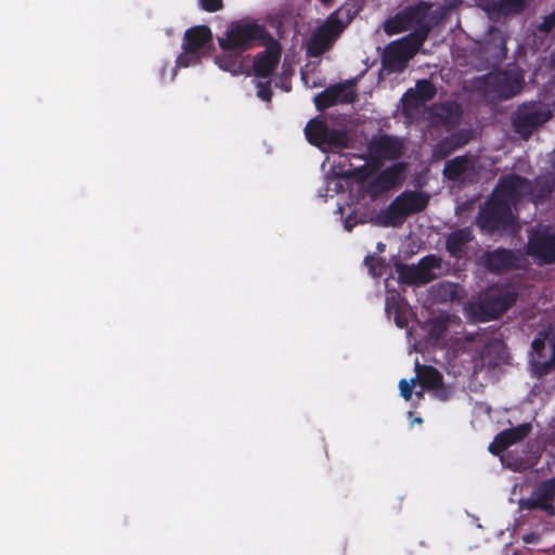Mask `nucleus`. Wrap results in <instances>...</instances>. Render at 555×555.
<instances>
[{
    "label": "nucleus",
    "mask_w": 555,
    "mask_h": 555,
    "mask_svg": "<svg viewBox=\"0 0 555 555\" xmlns=\"http://www.w3.org/2000/svg\"><path fill=\"white\" fill-rule=\"evenodd\" d=\"M430 9L431 5L420 3L385 23V30L389 34L413 30L408 37L386 48L383 56L385 68L391 72H401L405 68L408 61L416 53L427 36L431 22Z\"/></svg>",
    "instance_id": "f257e3e1"
},
{
    "label": "nucleus",
    "mask_w": 555,
    "mask_h": 555,
    "mask_svg": "<svg viewBox=\"0 0 555 555\" xmlns=\"http://www.w3.org/2000/svg\"><path fill=\"white\" fill-rule=\"evenodd\" d=\"M529 191L528 182L517 176H511L501 180L491 199L480 211L478 218L480 227L492 231L514 225L515 216L513 207L516 206L518 199L524 195L530 194L534 203L541 202L552 191V188L547 184L542 189L541 193Z\"/></svg>",
    "instance_id": "f03ea898"
},
{
    "label": "nucleus",
    "mask_w": 555,
    "mask_h": 555,
    "mask_svg": "<svg viewBox=\"0 0 555 555\" xmlns=\"http://www.w3.org/2000/svg\"><path fill=\"white\" fill-rule=\"evenodd\" d=\"M266 37L264 29L253 22L233 23L218 37L221 53L215 63L234 76L250 75V57L243 52Z\"/></svg>",
    "instance_id": "7ed1b4c3"
},
{
    "label": "nucleus",
    "mask_w": 555,
    "mask_h": 555,
    "mask_svg": "<svg viewBox=\"0 0 555 555\" xmlns=\"http://www.w3.org/2000/svg\"><path fill=\"white\" fill-rule=\"evenodd\" d=\"M436 93L435 87L428 80H421L415 89L408 90L402 96L404 114L412 118L422 115L433 124H451L460 115V106L456 103H443L425 109V103Z\"/></svg>",
    "instance_id": "20e7f679"
},
{
    "label": "nucleus",
    "mask_w": 555,
    "mask_h": 555,
    "mask_svg": "<svg viewBox=\"0 0 555 555\" xmlns=\"http://www.w3.org/2000/svg\"><path fill=\"white\" fill-rule=\"evenodd\" d=\"M427 203L428 197L423 193L404 192L387 209L376 216L375 223L383 227H397L406 216L423 210Z\"/></svg>",
    "instance_id": "39448f33"
},
{
    "label": "nucleus",
    "mask_w": 555,
    "mask_h": 555,
    "mask_svg": "<svg viewBox=\"0 0 555 555\" xmlns=\"http://www.w3.org/2000/svg\"><path fill=\"white\" fill-rule=\"evenodd\" d=\"M305 133L308 141L323 152H338L350 146L351 139L343 129H332L320 119L310 120Z\"/></svg>",
    "instance_id": "423d86ee"
},
{
    "label": "nucleus",
    "mask_w": 555,
    "mask_h": 555,
    "mask_svg": "<svg viewBox=\"0 0 555 555\" xmlns=\"http://www.w3.org/2000/svg\"><path fill=\"white\" fill-rule=\"evenodd\" d=\"M211 31L206 26H196L189 29L184 36L183 52L177 59V67L195 65L211 49Z\"/></svg>",
    "instance_id": "0eeeda50"
},
{
    "label": "nucleus",
    "mask_w": 555,
    "mask_h": 555,
    "mask_svg": "<svg viewBox=\"0 0 555 555\" xmlns=\"http://www.w3.org/2000/svg\"><path fill=\"white\" fill-rule=\"evenodd\" d=\"M515 300L511 288L492 287L474 304L472 309L481 321L494 319L502 314Z\"/></svg>",
    "instance_id": "6e6552de"
},
{
    "label": "nucleus",
    "mask_w": 555,
    "mask_h": 555,
    "mask_svg": "<svg viewBox=\"0 0 555 555\" xmlns=\"http://www.w3.org/2000/svg\"><path fill=\"white\" fill-rule=\"evenodd\" d=\"M343 13V11H338L332 14L326 22L313 33L307 44L308 55H321L341 34L346 26V22L341 18Z\"/></svg>",
    "instance_id": "1a4fd4ad"
},
{
    "label": "nucleus",
    "mask_w": 555,
    "mask_h": 555,
    "mask_svg": "<svg viewBox=\"0 0 555 555\" xmlns=\"http://www.w3.org/2000/svg\"><path fill=\"white\" fill-rule=\"evenodd\" d=\"M441 261L435 256L423 258L417 266L398 263L396 272L399 280L405 284H425L436 279L439 274Z\"/></svg>",
    "instance_id": "9d476101"
},
{
    "label": "nucleus",
    "mask_w": 555,
    "mask_h": 555,
    "mask_svg": "<svg viewBox=\"0 0 555 555\" xmlns=\"http://www.w3.org/2000/svg\"><path fill=\"white\" fill-rule=\"evenodd\" d=\"M530 361L539 373H546L555 362V337L552 330L544 331L532 341Z\"/></svg>",
    "instance_id": "9b49d317"
},
{
    "label": "nucleus",
    "mask_w": 555,
    "mask_h": 555,
    "mask_svg": "<svg viewBox=\"0 0 555 555\" xmlns=\"http://www.w3.org/2000/svg\"><path fill=\"white\" fill-rule=\"evenodd\" d=\"M551 117L548 107L541 103H532L521 106L515 116L514 124L520 134H527L530 130Z\"/></svg>",
    "instance_id": "f8f14e48"
},
{
    "label": "nucleus",
    "mask_w": 555,
    "mask_h": 555,
    "mask_svg": "<svg viewBox=\"0 0 555 555\" xmlns=\"http://www.w3.org/2000/svg\"><path fill=\"white\" fill-rule=\"evenodd\" d=\"M281 56L280 44L269 39L263 51L259 52L250 60V75L256 78H268L276 67Z\"/></svg>",
    "instance_id": "ddd939ff"
},
{
    "label": "nucleus",
    "mask_w": 555,
    "mask_h": 555,
    "mask_svg": "<svg viewBox=\"0 0 555 555\" xmlns=\"http://www.w3.org/2000/svg\"><path fill=\"white\" fill-rule=\"evenodd\" d=\"M554 498L555 478H552L539 485L529 499L520 500L519 505L524 509L540 508L548 515H554L555 508L552 504Z\"/></svg>",
    "instance_id": "4468645a"
},
{
    "label": "nucleus",
    "mask_w": 555,
    "mask_h": 555,
    "mask_svg": "<svg viewBox=\"0 0 555 555\" xmlns=\"http://www.w3.org/2000/svg\"><path fill=\"white\" fill-rule=\"evenodd\" d=\"M528 254L538 262L555 261V236L547 230L537 231L532 234L528 244Z\"/></svg>",
    "instance_id": "2eb2a0df"
},
{
    "label": "nucleus",
    "mask_w": 555,
    "mask_h": 555,
    "mask_svg": "<svg viewBox=\"0 0 555 555\" xmlns=\"http://www.w3.org/2000/svg\"><path fill=\"white\" fill-rule=\"evenodd\" d=\"M354 98V86L352 82H347L327 88L319 93L314 98V103L319 109H323L338 103H350Z\"/></svg>",
    "instance_id": "dca6fc26"
},
{
    "label": "nucleus",
    "mask_w": 555,
    "mask_h": 555,
    "mask_svg": "<svg viewBox=\"0 0 555 555\" xmlns=\"http://www.w3.org/2000/svg\"><path fill=\"white\" fill-rule=\"evenodd\" d=\"M483 345V349L479 357L474 360L475 370H483L486 367H495L506 361V352L503 343L499 339H493L489 344L483 340L479 341Z\"/></svg>",
    "instance_id": "f3484780"
},
{
    "label": "nucleus",
    "mask_w": 555,
    "mask_h": 555,
    "mask_svg": "<svg viewBox=\"0 0 555 555\" xmlns=\"http://www.w3.org/2000/svg\"><path fill=\"white\" fill-rule=\"evenodd\" d=\"M530 430V424H521L517 427L506 429L496 435L493 442L489 446V451L493 454H499L508 447L524 439Z\"/></svg>",
    "instance_id": "a211bd4d"
},
{
    "label": "nucleus",
    "mask_w": 555,
    "mask_h": 555,
    "mask_svg": "<svg viewBox=\"0 0 555 555\" xmlns=\"http://www.w3.org/2000/svg\"><path fill=\"white\" fill-rule=\"evenodd\" d=\"M521 80L516 75H507V74H495L487 77V83L493 85V92L498 94L499 98H508L514 95L520 90Z\"/></svg>",
    "instance_id": "6ab92c4d"
},
{
    "label": "nucleus",
    "mask_w": 555,
    "mask_h": 555,
    "mask_svg": "<svg viewBox=\"0 0 555 555\" xmlns=\"http://www.w3.org/2000/svg\"><path fill=\"white\" fill-rule=\"evenodd\" d=\"M474 162L466 157H457L446 164L444 176L450 180H470L474 170Z\"/></svg>",
    "instance_id": "aec40b11"
},
{
    "label": "nucleus",
    "mask_w": 555,
    "mask_h": 555,
    "mask_svg": "<svg viewBox=\"0 0 555 555\" xmlns=\"http://www.w3.org/2000/svg\"><path fill=\"white\" fill-rule=\"evenodd\" d=\"M416 370L417 378L424 388L433 389L435 396L440 399L447 398L446 390L440 387L441 375L436 369L430 366H421L416 362Z\"/></svg>",
    "instance_id": "412c9836"
},
{
    "label": "nucleus",
    "mask_w": 555,
    "mask_h": 555,
    "mask_svg": "<svg viewBox=\"0 0 555 555\" xmlns=\"http://www.w3.org/2000/svg\"><path fill=\"white\" fill-rule=\"evenodd\" d=\"M488 264L492 270L516 268L519 266V258L508 250H495L489 256Z\"/></svg>",
    "instance_id": "4be33fe9"
},
{
    "label": "nucleus",
    "mask_w": 555,
    "mask_h": 555,
    "mask_svg": "<svg viewBox=\"0 0 555 555\" xmlns=\"http://www.w3.org/2000/svg\"><path fill=\"white\" fill-rule=\"evenodd\" d=\"M472 240V233L468 229L453 232L447 240V248L454 257H461L465 253V245Z\"/></svg>",
    "instance_id": "5701e85b"
},
{
    "label": "nucleus",
    "mask_w": 555,
    "mask_h": 555,
    "mask_svg": "<svg viewBox=\"0 0 555 555\" xmlns=\"http://www.w3.org/2000/svg\"><path fill=\"white\" fill-rule=\"evenodd\" d=\"M386 311L388 314H395V321L399 327L405 326V304L399 299L397 293L388 292L386 297Z\"/></svg>",
    "instance_id": "b1692460"
},
{
    "label": "nucleus",
    "mask_w": 555,
    "mask_h": 555,
    "mask_svg": "<svg viewBox=\"0 0 555 555\" xmlns=\"http://www.w3.org/2000/svg\"><path fill=\"white\" fill-rule=\"evenodd\" d=\"M376 153L383 158H395L401 153L402 143L396 138L384 137L375 142Z\"/></svg>",
    "instance_id": "393cba45"
},
{
    "label": "nucleus",
    "mask_w": 555,
    "mask_h": 555,
    "mask_svg": "<svg viewBox=\"0 0 555 555\" xmlns=\"http://www.w3.org/2000/svg\"><path fill=\"white\" fill-rule=\"evenodd\" d=\"M353 175L357 173L351 168L335 171V177L328 178L327 180L328 189L334 185L335 191L338 192V190L344 188L345 178Z\"/></svg>",
    "instance_id": "a878e982"
},
{
    "label": "nucleus",
    "mask_w": 555,
    "mask_h": 555,
    "mask_svg": "<svg viewBox=\"0 0 555 555\" xmlns=\"http://www.w3.org/2000/svg\"><path fill=\"white\" fill-rule=\"evenodd\" d=\"M401 171V165H397L383 173V179L385 180L387 188L393 185L400 180Z\"/></svg>",
    "instance_id": "bb28decb"
},
{
    "label": "nucleus",
    "mask_w": 555,
    "mask_h": 555,
    "mask_svg": "<svg viewBox=\"0 0 555 555\" xmlns=\"http://www.w3.org/2000/svg\"><path fill=\"white\" fill-rule=\"evenodd\" d=\"M459 144L460 143H454L453 140H447L435 149L434 156L438 159H441L449 155L453 151V149Z\"/></svg>",
    "instance_id": "cd10ccee"
},
{
    "label": "nucleus",
    "mask_w": 555,
    "mask_h": 555,
    "mask_svg": "<svg viewBox=\"0 0 555 555\" xmlns=\"http://www.w3.org/2000/svg\"><path fill=\"white\" fill-rule=\"evenodd\" d=\"M415 383H416V378H412L410 380H406V379H401L399 382V389H400V395L406 400L409 401L412 397V391H413V388L415 386Z\"/></svg>",
    "instance_id": "c85d7f7f"
},
{
    "label": "nucleus",
    "mask_w": 555,
    "mask_h": 555,
    "mask_svg": "<svg viewBox=\"0 0 555 555\" xmlns=\"http://www.w3.org/2000/svg\"><path fill=\"white\" fill-rule=\"evenodd\" d=\"M204 10L215 12L222 7L221 0H199Z\"/></svg>",
    "instance_id": "c756f323"
},
{
    "label": "nucleus",
    "mask_w": 555,
    "mask_h": 555,
    "mask_svg": "<svg viewBox=\"0 0 555 555\" xmlns=\"http://www.w3.org/2000/svg\"><path fill=\"white\" fill-rule=\"evenodd\" d=\"M524 1L525 0H502V8L506 11H518L522 4H524Z\"/></svg>",
    "instance_id": "7c9ffc66"
},
{
    "label": "nucleus",
    "mask_w": 555,
    "mask_h": 555,
    "mask_svg": "<svg viewBox=\"0 0 555 555\" xmlns=\"http://www.w3.org/2000/svg\"><path fill=\"white\" fill-rule=\"evenodd\" d=\"M555 27V11L550 15L545 16L539 29L542 31H551Z\"/></svg>",
    "instance_id": "2f4dec72"
},
{
    "label": "nucleus",
    "mask_w": 555,
    "mask_h": 555,
    "mask_svg": "<svg viewBox=\"0 0 555 555\" xmlns=\"http://www.w3.org/2000/svg\"><path fill=\"white\" fill-rule=\"evenodd\" d=\"M268 86H269V81H267L266 85H262L260 81L257 82V88H258L257 95L262 101H270L271 94H270V90H269Z\"/></svg>",
    "instance_id": "473e14b6"
},
{
    "label": "nucleus",
    "mask_w": 555,
    "mask_h": 555,
    "mask_svg": "<svg viewBox=\"0 0 555 555\" xmlns=\"http://www.w3.org/2000/svg\"><path fill=\"white\" fill-rule=\"evenodd\" d=\"M365 261H366V264L369 266L370 273H371L372 275L376 276V275H380V274H382V272H380V271H376V269H375V268L373 267V264L371 263V262H373V261H374V259H373V258H366V260H365Z\"/></svg>",
    "instance_id": "72a5a7b5"
},
{
    "label": "nucleus",
    "mask_w": 555,
    "mask_h": 555,
    "mask_svg": "<svg viewBox=\"0 0 555 555\" xmlns=\"http://www.w3.org/2000/svg\"><path fill=\"white\" fill-rule=\"evenodd\" d=\"M354 224L356 221H353L351 217H348L344 222V227L347 231H351Z\"/></svg>",
    "instance_id": "f704fd0d"
},
{
    "label": "nucleus",
    "mask_w": 555,
    "mask_h": 555,
    "mask_svg": "<svg viewBox=\"0 0 555 555\" xmlns=\"http://www.w3.org/2000/svg\"><path fill=\"white\" fill-rule=\"evenodd\" d=\"M535 540H537V537L534 534H528V535L524 537V541L527 543L535 542Z\"/></svg>",
    "instance_id": "c9c22d12"
},
{
    "label": "nucleus",
    "mask_w": 555,
    "mask_h": 555,
    "mask_svg": "<svg viewBox=\"0 0 555 555\" xmlns=\"http://www.w3.org/2000/svg\"><path fill=\"white\" fill-rule=\"evenodd\" d=\"M442 287L446 288L451 296L454 295V287L452 285H443Z\"/></svg>",
    "instance_id": "e433bc0d"
},
{
    "label": "nucleus",
    "mask_w": 555,
    "mask_h": 555,
    "mask_svg": "<svg viewBox=\"0 0 555 555\" xmlns=\"http://www.w3.org/2000/svg\"><path fill=\"white\" fill-rule=\"evenodd\" d=\"M175 75H176V68H175V67H172V68L170 69V75H169V80H170V81H171V80H173Z\"/></svg>",
    "instance_id": "4c0bfd02"
},
{
    "label": "nucleus",
    "mask_w": 555,
    "mask_h": 555,
    "mask_svg": "<svg viewBox=\"0 0 555 555\" xmlns=\"http://www.w3.org/2000/svg\"><path fill=\"white\" fill-rule=\"evenodd\" d=\"M377 248H378L379 250H383V249H384V244L379 243V244L377 245Z\"/></svg>",
    "instance_id": "58836bf2"
},
{
    "label": "nucleus",
    "mask_w": 555,
    "mask_h": 555,
    "mask_svg": "<svg viewBox=\"0 0 555 555\" xmlns=\"http://www.w3.org/2000/svg\"><path fill=\"white\" fill-rule=\"evenodd\" d=\"M416 396H417L418 398H422V396H423V392H422V390H420V391H416Z\"/></svg>",
    "instance_id": "ea45409f"
},
{
    "label": "nucleus",
    "mask_w": 555,
    "mask_h": 555,
    "mask_svg": "<svg viewBox=\"0 0 555 555\" xmlns=\"http://www.w3.org/2000/svg\"><path fill=\"white\" fill-rule=\"evenodd\" d=\"M413 423H418V424H420V423H422V418H418V417H417V418H415V420L413 421Z\"/></svg>",
    "instance_id": "a19ab883"
},
{
    "label": "nucleus",
    "mask_w": 555,
    "mask_h": 555,
    "mask_svg": "<svg viewBox=\"0 0 555 555\" xmlns=\"http://www.w3.org/2000/svg\"><path fill=\"white\" fill-rule=\"evenodd\" d=\"M302 79L307 82V77L305 74H302Z\"/></svg>",
    "instance_id": "79ce46f5"
}]
</instances>
